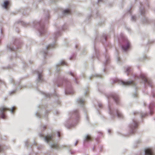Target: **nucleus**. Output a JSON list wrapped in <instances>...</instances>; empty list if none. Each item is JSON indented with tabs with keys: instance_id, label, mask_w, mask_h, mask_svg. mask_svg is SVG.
<instances>
[{
	"instance_id": "nucleus-19",
	"label": "nucleus",
	"mask_w": 155,
	"mask_h": 155,
	"mask_svg": "<svg viewBox=\"0 0 155 155\" xmlns=\"http://www.w3.org/2000/svg\"><path fill=\"white\" fill-rule=\"evenodd\" d=\"M52 46L51 45H49L47 47V49H48L49 48H51Z\"/></svg>"
},
{
	"instance_id": "nucleus-20",
	"label": "nucleus",
	"mask_w": 155,
	"mask_h": 155,
	"mask_svg": "<svg viewBox=\"0 0 155 155\" xmlns=\"http://www.w3.org/2000/svg\"><path fill=\"white\" fill-rule=\"evenodd\" d=\"M69 74L70 75H71L72 76H74V74L72 73L71 72H70L69 73Z\"/></svg>"
},
{
	"instance_id": "nucleus-10",
	"label": "nucleus",
	"mask_w": 155,
	"mask_h": 155,
	"mask_svg": "<svg viewBox=\"0 0 155 155\" xmlns=\"http://www.w3.org/2000/svg\"><path fill=\"white\" fill-rule=\"evenodd\" d=\"M63 12L64 14H71V10L69 9L64 10V11Z\"/></svg>"
},
{
	"instance_id": "nucleus-2",
	"label": "nucleus",
	"mask_w": 155,
	"mask_h": 155,
	"mask_svg": "<svg viewBox=\"0 0 155 155\" xmlns=\"http://www.w3.org/2000/svg\"><path fill=\"white\" fill-rule=\"evenodd\" d=\"M124 45H122V48L124 51H127L130 47V44L128 40L124 38L123 39Z\"/></svg>"
},
{
	"instance_id": "nucleus-4",
	"label": "nucleus",
	"mask_w": 155,
	"mask_h": 155,
	"mask_svg": "<svg viewBox=\"0 0 155 155\" xmlns=\"http://www.w3.org/2000/svg\"><path fill=\"white\" fill-rule=\"evenodd\" d=\"M140 78L143 80L145 83L148 84L150 86H152L151 81L147 78L145 75L143 74H141L140 75Z\"/></svg>"
},
{
	"instance_id": "nucleus-25",
	"label": "nucleus",
	"mask_w": 155,
	"mask_h": 155,
	"mask_svg": "<svg viewBox=\"0 0 155 155\" xmlns=\"http://www.w3.org/2000/svg\"><path fill=\"white\" fill-rule=\"evenodd\" d=\"M110 114H111V115L113 114L111 113V111H110Z\"/></svg>"
},
{
	"instance_id": "nucleus-7",
	"label": "nucleus",
	"mask_w": 155,
	"mask_h": 155,
	"mask_svg": "<svg viewBox=\"0 0 155 155\" xmlns=\"http://www.w3.org/2000/svg\"><path fill=\"white\" fill-rule=\"evenodd\" d=\"M53 136L52 135H47L45 137V141L48 143L50 141H51L52 140Z\"/></svg>"
},
{
	"instance_id": "nucleus-23",
	"label": "nucleus",
	"mask_w": 155,
	"mask_h": 155,
	"mask_svg": "<svg viewBox=\"0 0 155 155\" xmlns=\"http://www.w3.org/2000/svg\"><path fill=\"white\" fill-rule=\"evenodd\" d=\"M58 137H60V133H59V132H58Z\"/></svg>"
},
{
	"instance_id": "nucleus-21",
	"label": "nucleus",
	"mask_w": 155,
	"mask_h": 155,
	"mask_svg": "<svg viewBox=\"0 0 155 155\" xmlns=\"http://www.w3.org/2000/svg\"><path fill=\"white\" fill-rule=\"evenodd\" d=\"M46 127L47 126H44L42 127L44 130H45L46 128Z\"/></svg>"
},
{
	"instance_id": "nucleus-1",
	"label": "nucleus",
	"mask_w": 155,
	"mask_h": 155,
	"mask_svg": "<svg viewBox=\"0 0 155 155\" xmlns=\"http://www.w3.org/2000/svg\"><path fill=\"white\" fill-rule=\"evenodd\" d=\"M16 109V108L15 107H12L11 110L5 107H3L0 108V111L1 113L0 116L3 119H5L6 117L5 115L4 114V113L6 111H10L12 113H13L14 111Z\"/></svg>"
},
{
	"instance_id": "nucleus-13",
	"label": "nucleus",
	"mask_w": 155,
	"mask_h": 155,
	"mask_svg": "<svg viewBox=\"0 0 155 155\" xmlns=\"http://www.w3.org/2000/svg\"><path fill=\"white\" fill-rule=\"evenodd\" d=\"M85 140L86 141L90 140H91V137L89 135H87L86 137Z\"/></svg>"
},
{
	"instance_id": "nucleus-12",
	"label": "nucleus",
	"mask_w": 155,
	"mask_h": 155,
	"mask_svg": "<svg viewBox=\"0 0 155 155\" xmlns=\"http://www.w3.org/2000/svg\"><path fill=\"white\" fill-rule=\"evenodd\" d=\"M116 112H117V116L119 117H123L122 115L117 110Z\"/></svg>"
},
{
	"instance_id": "nucleus-17",
	"label": "nucleus",
	"mask_w": 155,
	"mask_h": 155,
	"mask_svg": "<svg viewBox=\"0 0 155 155\" xmlns=\"http://www.w3.org/2000/svg\"><path fill=\"white\" fill-rule=\"evenodd\" d=\"M130 69L131 68L130 67H128L126 69L127 72H128L129 71H130Z\"/></svg>"
},
{
	"instance_id": "nucleus-26",
	"label": "nucleus",
	"mask_w": 155,
	"mask_h": 155,
	"mask_svg": "<svg viewBox=\"0 0 155 155\" xmlns=\"http://www.w3.org/2000/svg\"><path fill=\"white\" fill-rule=\"evenodd\" d=\"M108 132L109 133H110V130H108Z\"/></svg>"
},
{
	"instance_id": "nucleus-14",
	"label": "nucleus",
	"mask_w": 155,
	"mask_h": 155,
	"mask_svg": "<svg viewBox=\"0 0 155 155\" xmlns=\"http://www.w3.org/2000/svg\"><path fill=\"white\" fill-rule=\"evenodd\" d=\"M78 102L80 104H83L84 103V101L82 99H80L78 100Z\"/></svg>"
},
{
	"instance_id": "nucleus-5",
	"label": "nucleus",
	"mask_w": 155,
	"mask_h": 155,
	"mask_svg": "<svg viewBox=\"0 0 155 155\" xmlns=\"http://www.w3.org/2000/svg\"><path fill=\"white\" fill-rule=\"evenodd\" d=\"M145 155H155L152 149L151 148H147L145 150Z\"/></svg>"
},
{
	"instance_id": "nucleus-18",
	"label": "nucleus",
	"mask_w": 155,
	"mask_h": 155,
	"mask_svg": "<svg viewBox=\"0 0 155 155\" xmlns=\"http://www.w3.org/2000/svg\"><path fill=\"white\" fill-rule=\"evenodd\" d=\"M132 19L134 21L136 20V18L135 16H133L132 17Z\"/></svg>"
},
{
	"instance_id": "nucleus-22",
	"label": "nucleus",
	"mask_w": 155,
	"mask_h": 155,
	"mask_svg": "<svg viewBox=\"0 0 155 155\" xmlns=\"http://www.w3.org/2000/svg\"><path fill=\"white\" fill-rule=\"evenodd\" d=\"M102 106V105L101 104H99V106L100 107H101Z\"/></svg>"
},
{
	"instance_id": "nucleus-24",
	"label": "nucleus",
	"mask_w": 155,
	"mask_h": 155,
	"mask_svg": "<svg viewBox=\"0 0 155 155\" xmlns=\"http://www.w3.org/2000/svg\"><path fill=\"white\" fill-rule=\"evenodd\" d=\"M2 150V148L1 147V146H0V152H1Z\"/></svg>"
},
{
	"instance_id": "nucleus-27",
	"label": "nucleus",
	"mask_w": 155,
	"mask_h": 155,
	"mask_svg": "<svg viewBox=\"0 0 155 155\" xmlns=\"http://www.w3.org/2000/svg\"><path fill=\"white\" fill-rule=\"evenodd\" d=\"M99 77H101L102 76L101 75H100Z\"/></svg>"
},
{
	"instance_id": "nucleus-16",
	"label": "nucleus",
	"mask_w": 155,
	"mask_h": 155,
	"mask_svg": "<svg viewBox=\"0 0 155 155\" xmlns=\"http://www.w3.org/2000/svg\"><path fill=\"white\" fill-rule=\"evenodd\" d=\"M66 64V62L64 61H63L61 63V65H64Z\"/></svg>"
},
{
	"instance_id": "nucleus-11",
	"label": "nucleus",
	"mask_w": 155,
	"mask_h": 155,
	"mask_svg": "<svg viewBox=\"0 0 155 155\" xmlns=\"http://www.w3.org/2000/svg\"><path fill=\"white\" fill-rule=\"evenodd\" d=\"M51 147L52 148L58 149V144H54L51 145Z\"/></svg>"
},
{
	"instance_id": "nucleus-3",
	"label": "nucleus",
	"mask_w": 155,
	"mask_h": 155,
	"mask_svg": "<svg viewBox=\"0 0 155 155\" xmlns=\"http://www.w3.org/2000/svg\"><path fill=\"white\" fill-rule=\"evenodd\" d=\"M110 97H112L117 104L119 103L120 102L119 97L116 94H112L108 97H107L108 98H109Z\"/></svg>"
},
{
	"instance_id": "nucleus-15",
	"label": "nucleus",
	"mask_w": 155,
	"mask_h": 155,
	"mask_svg": "<svg viewBox=\"0 0 155 155\" xmlns=\"http://www.w3.org/2000/svg\"><path fill=\"white\" fill-rule=\"evenodd\" d=\"M42 77V75L41 74V73H38V80L39 81H40L41 80V78Z\"/></svg>"
},
{
	"instance_id": "nucleus-9",
	"label": "nucleus",
	"mask_w": 155,
	"mask_h": 155,
	"mask_svg": "<svg viewBox=\"0 0 155 155\" xmlns=\"http://www.w3.org/2000/svg\"><path fill=\"white\" fill-rule=\"evenodd\" d=\"M9 3L8 1H5L4 2V4L2 5L3 7L7 9L8 8V5Z\"/></svg>"
},
{
	"instance_id": "nucleus-8",
	"label": "nucleus",
	"mask_w": 155,
	"mask_h": 155,
	"mask_svg": "<svg viewBox=\"0 0 155 155\" xmlns=\"http://www.w3.org/2000/svg\"><path fill=\"white\" fill-rule=\"evenodd\" d=\"M133 121L134 123L133 125V127H131L132 129L136 128L138 126V124L136 121L134 120Z\"/></svg>"
},
{
	"instance_id": "nucleus-6",
	"label": "nucleus",
	"mask_w": 155,
	"mask_h": 155,
	"mask_svg": "<svg viewBox=\"0 0 155 155\" xmlns=\"http://www.w3.org/2000/svg\"><path fill=\"white\" fill-rule=\"evenodd\" d=\"M122 83L123 85H135V83L133 81H128L127 82L122 81Z\"/></svg>"
}]
</instances>
